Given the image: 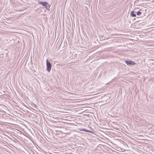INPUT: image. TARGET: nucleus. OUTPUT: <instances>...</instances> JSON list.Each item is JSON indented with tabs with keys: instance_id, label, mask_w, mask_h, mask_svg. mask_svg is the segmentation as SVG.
Wrapping results in <instances>:
<instances>
[{
	"instance_id": "obj_4",
	"label": "nucleus",
	"mask_w": 154,
	"mask_h": 154,
	"mask_svg": "<svg viewBox=\"0 0 154 154\" xmlns=\"http://www.w3.org/2000/svg\"><path fill=\"white\" fill-rule=\"evenodd\" d=\"M130 15L132 17H136V15L134 13V11H132L130 13Z\"/></svg>"
},
{
	"instance_id": "obj_3",
	"label": "nucleus",
	"mask_w": 154,
	"mask_h": 154,
	"mask_svg": "<svg viewBox=\"0 0 154 154\" xmlns=\"http://www.w3.org/2000/svg\"><path fill=\"white\" fill-rule=\"evenodd\" d=\"M38 3L39 4L43 6H47V5L48 4V3L46 2H41L40 1H39L38 2Z\"/></svg>"
},
{
	"instance_id": "obj_2",
	"label": "nucleus",
	"mask_w": 154,
	"mask_h": 154,
	"mask_svg": "<svg viewBox=\"0 0 154 154\" xmlns=\"http://www.w3.org/2000/svg\"><path fill=\"white\" fill-rule=\"evenodd\" d=\"M126 63L128 65H133L135 64V63L133 61L130 60H126Z\"/></svg>"
},
{
	"instance_id": "obj_1",
	"label": "nucleus",
	"mask_w": 154,
	"mask_h": 154,
	"mask_svg": "<svg viewBox=\"0 0 154 154\" xmlns=\"http://www.w3.org/2000/svg\"><path fill=\"white\" fill-rule=\"evenodd\" d=\"M47 70L49 72L51 68V64L49 62L48 60H46Z\"/></svg>"
},
{
	"instance_id": "obj_5",
	"label": "nucleus",
	"mask_w": 154,
	"mask_h": 154,
	"mask_svg": "<svg viewBox=\"0 0 154 154\" xmlns=\"http://www.w3.org/2000/svg\"><path fill=\"white\" fill-rule=\"evenodd\" d=\"M141 14V12H140V11H138V12H137V15H140Z\"/></svg>"
},
{
	"instance_id": "obj_6",
	"label": "nucleus",
	"mask_w": 154,
	"mask_h": 154,
	"mask_svg": "<svg viewBox=\"0 0 154 154\" xmlns=\"http://www.w3.org/2000/svg\"><path fill=\"white\" fill-rule=\"evenodd\" d=\"M82 131H86L87 132H90V131L87 130H85V129H82Z\"/></svg>"
}]
</instances>
